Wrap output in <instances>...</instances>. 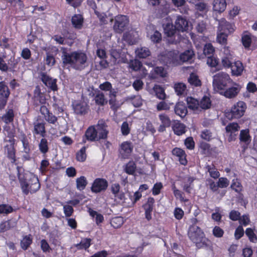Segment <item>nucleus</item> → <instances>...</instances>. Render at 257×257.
I'll return each mask as SVG.
<instances>
[{"label":"nucleus","instance_id":"f257e3e1","mask_svg":"<svg viewBox=\"0 0 257 257\" xmlns=\"http://www.w3.org/2000/svg\"><path fill=\"white\" fill-rule=\"evenodd\" d=\"M61 56L63 63L69 65L76 70L83 69L87 66L88 57L86 54L82 51L78 50L68 53L62 48Z\"/></svg>","mask_w":257,"mask_h":257},{"label":"nucleus","instance_id":"f03ea898","mask_svg":"<svg viewBox=\"0 0 257 257\" xmlns=\"http://www.w3.org/2000/svg\"><path fill=\"white\" fill-rule=\"evenodd\" d=\"M107 133L104 123L102 121H99L96 126H91L87 129L83 137L82 142L85 143L86 140L95 141L105 139L107 137Z\"/></svg>","mask_w":257,"mask_h":257},{"label":"nucleus","instance_id":"7ed1b4c3","mask_svg":"<svg viewBox=\"0 0 257 257\" xmlns=\"http://www.w3.org/2000/svg\"><path fill=\"white\" fill-rule=\"evenodd\" d=\"M21 186L24 194L27 195L29 192L33 193L37 191L40 188L38 177L34 174L29 173L26 174V179H29V183L26 180H23L21 176H19Z\"/></svg>","mask_w":257,"mask_h":257},{"label":"nucleus","instance_id":"20e7f679","mask_svg":"<svg viewBox=\"0 0 257 257\" xmlns=\"http://www.w3.org/2000/svg\"><path fill=\"white\" fill-rule=\"evenodd\" d=\"M233 83L232 80L226 73L219 72L213 76V87L214 90L219 93Z\"/></svg>","mask_w":257,"mask_h":257},{"label":"nucleus","instance_id":"39448f33","mask_svg":"<svg viewBox=\"0 0 257 257\" xmlns=\"http://www.w3.org/2000/svg\"><path fill=\"white\" fill-rule=\"evenodd\" d=\"M188 235L197 246L201 247L202 245L200 244L203 243L205 240L203 231L199 226L195 224H193L189 227Z\"/></svg>","mask_w":257,"mask_h":257},{"label":"nucleus","instance_id":"423d86ee","mask_svg":"<svg viewBox=\"0 0 257 257\" xmlns=\"http://www.w3.org/2000/svg\"><path fill=\"white\" fill-rule=\"evenodd\" d=\"M113 22V29L114 32L118 34H121L126 30L129 25V19L125 15H119L115 16Z\"/></svg>","mask_w":257,"mask_h":257},{"label":"nucleus","instance_id":"0eeeda50","mask_svg":"<svg viewBox=\"0 0 257 257\" xmlns=\"http://www.w3.org/2000/svg\"><path fill=\"white\" fill-rule=\"evenodd\" d=\"M167 20L168 23L166 24H163L164 32L165 34L170 38L168 41L170 43H177L180 41L179 36L175 31V29L172 23L171 19L167 18Z\"/></svg>","mask_w":257,"mask_h":257},{"label":"nucleus","instance_id":"6e6552de","mask_svg":"<svg viewBox=\"0 0 257 257\" xmlns=\"http://www.w3.org/2000/svg\"><path fill=\"white\" fill-rule=\"evenodd\" d=\"M246 108V105L244 102H237L232 107L231 109L232 117L235 118L241 117L244 114Z\"/></svg>","mask_w":257,"mask_h":257},{"label":"nucleus","instance_id":"1a4fd4ad","mask_svg":"<svg viewBox=\"0 0 257 257\" xmlns=\"http://www.w3.org/2000/svg\"><path fill=\"white\" fill-rule=\"evenodd\" d=\"M217 29L229 35L233 33L236 28L234 24L227 22L225 19H221L218 21Z\"/></svg>","mask_w":257,"mask_h":257},{"label":"nucleus","instance_id":"9d476101","mask_svg":"<svg viewBox=\"0 0 257 257\" xmlns=\"http://www.w3.org/2000/svg\"><path fill=\"white\" fill-rule=\"evenodd\" d=\"M107 186L108 183L105 179L97 178L92 183L91 190L93 192L98 193L106 190Z\"/></svg>","mask_w":257,"mask_h":257},{"label":"nucleus","instance_id":"9b49d317","mask_svg":"<svg viewBox=\"0 0 257 257\" xmlns=\"http://www.w3.org/2000/svg\"><path fill=\"white\" fill-rule=\"evenodd\" d=\"M239 126L237 123H230L226 126V132L228 135V141L232 142L235 140Z\"/></svg>","mask_w":257,"mask_h":257},{"label":"nucleus","instance_id":"f8f14e48","mask_svg":"<svg viewBox=\"0 0 257 257\" xmlns=\"http://www.w3.org/2000/svg\"><path fill=\"white\" fill-rule=\"evenodd\" d=\"M232 85H233L232 87L228 89L226 88L222 90V91H220L219 93L229 98L235 97L239 92L240 87L238 84L234 83V82Z\"/></svg>","mask_w":257,"mask_h":257},{"label":"nucleus","instance_id":"ddd939ff","mask_svg":"<svg viewBox=\"0 0 257 257\" xmlns=\"http://www.w3.org/2000/svg\"><path fill=\"white\" fill-rule=\"evenodd\" d=\"M160 60L165 63L177 65L178 64V54L176 51H170L166 55L160 56Z\"/></svg>","mask_w":257,"mask_h":257},{"label":"nucleus","instance_id":"4468645a","mask_svg":"<svg viewBox=\"0 0 257 257\" xmlns=\"http://www.w3.org/2000/svg\"><path fill=\"white\" fill-rule=\"evenodd\" d=\"M147 37L154 43H159L162 39L161 33L154 26H150L147 28Z\"/></svg>","mask_w":257,"mask_h":257},{"label":"nucleus","instance_id":"2eb2a0df","mask_svg":"<svg viewBox=\"0 0 257 257\" xmlns=\"http://www.w3.org/2000/svg\"><path fill=\"white\" fill-rule=\"evenodd\" d=\"M9 95L8 87L3 83L0 84V109L3 108L6 105Z\"/></svg>","mask_w":257,"mask_h":257},{"label":"nucleus","instance_id":"dca6fc26","mask_svg":"<svg viewBox=\"0 0 257 257\" xmlns=\"http://www.w3.org/2000/svg\"><path fill=\"white\" fill-rule=\"evenodd\" d=\"M133 149V146L130 142H124L120 146L119 153L122 158L125 159L131 155Z\"/></svg>","mask_w":257,"mask_h":257},{"label":"nucleus","instance_id":"f3484780","mask_svg":"<svg viewBox=\"0 0 257 257\" xmlns=\"http://www.w3.org/2000/svg\"><path fill=\"white\" fill-rule=\"evenodd\" d=\"M175 28L180 31H187L189 28L188 22L185 18L178 16L175 22Z\"/></svg>","mask_w":257,"mask_h":257},{"label":"nucleus","instance_id":"a211bd4d","mask_svg":"<svg viewBox=\"0 0 257 257\" xmlns=\"http://www.w3.org/2000/svg\"><path fill=\"white\" fill-rule=\"evenodd\" d=\"M40 112L43 115L45 119L48 122L55 124L57 121V117L49 112L47 107L43 105L40 108Z\"/></svg>","mask_w":257,"mask_h":257},{"label":"nucleus","instance_id":"6ab92c4d","mask_svg":"<svg viewBox=\"0 0 257 257\" xmlns=\"http://www.w3.org/2000/svg\"><path fill=\"white\" fill-rule=\"evenodd\" d=\"M110 54L112 58L113 59L112 61L113 64H116L120 63H127V59L125 56H123V54H121L119 51L112 49L110 51Z\"/></svg>","mask_w":257,"mask_h":257},{"label":"nucleus","instance_id":"aec40b11","mask_svg":"<svg viewBox=\"0 0 257 257\" xmlns=\"http://www.w3.org/2000/svg\"><path fill=\"white\" fill-rule=\"evenodd\" d=\"M73 107L75 112L77 114H85L88 107L87 103L84 101H76L73 103Z\"/></svg>","mask_w":257,"mask_h":257},{"label":"nucleus","instance_id":"412c9836","mask_svg":"<svg viewBox=\"0 0 257 257\" xmlns=\"http://www.w3.org/2000/svg\"><path fill=\"white\" fill-rule=\"evenodd\" d=\"M159 119L161 122L158 131L163 132L166 127H169L171 125V120L169 117L165 113H161L159 115Z\"/></svg>","mask_w":257,"mask_h":257},{"label":"nucleus","instance_id":"4be33fe9","mask_svg":"<svg viewBox=\"0 0 257 257\" xmlns=\"http://www.w3.org/2000/svg\"><path fill=\"white\" fill-rule=\"evenodd\" d=\"M45 124V123L43 122H35L34 123V130L33 131V134L44 137L46 135Z\"/></svg>","mask_w":257,"mask_h":257},{"label":"nucleus","instance_id":"5701e85b","mask_svg":"<svg viewBox=\"0 0 257 257\" xmlns=\"http://www.w3.org/2000/svg\"><path fill=\"white\" fill-rule=\"evenodd\" d=\"M230 68H231L232 74L235 76L240 75L244 70L243 64L240 61H235Z\"/></svg>","mask_w":257,"mask_h":257},{"label":"nucleus","instance_id":"b1692460","mask_svg":"<svg viewBox=\"0 0 257 257\" xmlns=\"http://www.w3.org/2000/svg\"><path fill=\"white\" fill-rule=\"evenodd\" d=\"M78 203L77 200H70L67 202L66 204H62L63 207V211L66 217L71 216L74 211L72 205H75Z\"/></svg>","mask_w":257,"mask_h":257},{"label":"nucleus","instance_id":"393cba45","mask_svg":"<svg viewBox=\"0 0 257 257\" xmlns=\"http://www.w3.org/2000/svg\"><path fill=\"white\" fill-rule=\"evenodd\" d=\"M212 5L214 11L221 13L226 9V2L225 0H214Z\"/></svg>","mask_w":257,"mask_h":257},{"label":"nucleus","instance_id":"a878e982","mask_svg":"<svg viewBox=\"0 0 257 257\" xmlns=\"http://www.w3.org/2000/svg\"><path fill=\"white\" fill-rule=\"evenodd\" d=\"M42 80L47 87L50 88L52 90L54 91L57 90L56 79H52L46 75L43 74L42 76Z\"/></svg>","mask_w":257,"mask_h":257},{"label":"nucleus","instance_id":"bb28decb","mask_svg":"<svg viewBox=\"0 0 257 257\" xmlns=\"http://www.w3.org/2000/svg\"><path fill=\"white\" fill-rule=\"evenodd\" d=\"M172 154L179 158V162L182 165H186L187 164L186 155L183 150L176 148L172 150Z\"/></svg>","mask_w":257,"mask_h":257},{"label":"nucleus","instance_id":"cd10ccee","mask_svg":"<svg viewBox=\"0 0 257 257\" xmlns=\"http://www.w3.org/2000/svg\"><path fill=\"white\" fill-rule=\"evenodd\" d=\"M167 74L166 70L162 67H156L152 71L149 77L151 79H155L158 76L162 77H166Z\"/></svg>","mask_w":257,"mask_h":257},{"label":"nucleus","instance_id":"c85d7f7f","mask_svg":"<svg viewBox=\"0 0 257 257\" xmlns=\"http://www.w3.org/2000/svg\"><path fill=\"white\" fill-rule=\"evenodd\" d=\"M174 110L175 113L182 118L185 117L187 113V108L185 103L182 102L177 103Z\"/></svg>","mask_w":257,"mask_h":257},{"label":"nucleus","instance_id":"c756f323","mask_svg":"<svg viewBox=\"0 0 257 257\" xmlns=\"http://www.w3.org/2000/svg\"><path fill=\"white\" fill-rule=\"evenodd\" d=\"M195 53L192 49H189L183 53H181L179 58L183 62H190L194 57Z\"/></svg>","mask_w":257,"mask_h":257},{"label":"nucleus","instance_id":"7c9ffc66","mask_svg":"<svg viewBox=\"0 0 257 257\" xmlns=\"http://www.w3.org/2000/svg\"><path fill=\"white\" fill-rule=\"evenodd\" d=\"M138 37L137 32L134 31L130 32L129 34L124 33L123 35V39L131 45L135 44L138 41Z\"/></svg>","mask_w":257,"mask_h":257},{"label":"nucleus","instance_id":"2f4dec72","mask_svg":"<svg viewBox=\"0 0 257 257\" xmlns=\"http://www.w3.org/2000/svg\"><path fill=\"white\" fill-rule=\"evenodd\" d=\"M228 34L217 29L216 35V42L219 44L226 46L227 45V38Z\"/></svg>","mask_w":257,"mask_h":257},{"label":"nucleus","instance_id":"473e14b6","mask_svg":"<svg viewBox=\"0 0 257 257\" xmlns=\"http://www.w3.org/2000/svg\"><path fill=\"white\" fill-rule=\"evenodd\" d=\"M117 92L115 90H112L109 93V103L110 105V107L113 110H116L117 108L120 106V104L116 101L115 96L116 95Z\"/></svg>","mask_w":257,"mask_h":257},{"label":"nucleus","instance_id":"72a5a7b5","mask_svg":"<svg viewBox=\"0 0 257 257\" xmlns=\"http://www.w3.org/2000/svg\"><path fill=\"white\" fill-rule=\"evenodd\" d=\"M4 134L7 136L9 140H6V142L10 143L15 144L16 140L14 139L15 135V130L13 128H11L10 126H6L4 127Z\"/></svg>","mask_w":257,"mask_h":257},{"label":"nucleus","instance_id":"f704fd0d","mask_svg":"<svg viewBox=\"0 0 257 257\" xmlns=\"http://www.w3.org/2000/svg\"><path fill=\"white\" fill-rule=\"evenodd\" d=\"M91 239L90 238H83L81 240L79 243L74 244L72 247V249H74L76 248L77 249H86L91 244Z\"/></svg>","mask_w":257,"mask_h":257},{"label":"nucleus","instance_id":"c9c22d12","mask_svg":"<svg viewBox=\"0 0 257 257\" xmlns=\"http://www.w3.org/2000/svg\"><path fill=\"white\" fill-rule=\"evenodd\" d=\"M172 128L174 133L178 136L182 135L186 132L185 125L178 121L174 122Z\"/></svg>","mask_w":257,"mask_h":257},{"label":"nucleus","instance_id":"e433bc0d","mask_svg":"<svg viewBox=\"0 0 257 257\" xmlns=\"http://www.w3.org/2000/svg\"><path fill=\"white\" fill-rule=\"evenodd\" d=\"M14 145L15 144L10 143V145H7L5 148V152L8 157L11 159L12 162H15L16 160V151Z\"/></svg>","mask_w":257,"mask_h":257},{"label":"nucleus","instance_id":"4c0bfd02","mask_svg":"<svg viewBox=\"0 0 257 257\" xmlns=\"http://www.w3.org/2000/svg\"><path fill=\"white\" fill-rule=\"evenodd\" d=\"M111 190L115 197L120 200H123L124 198V194L120 191V186L118 184H113L111 186Z\"/></svg>","mask_w":257,"mask_h":257},{"label":"nucleus","instance_id":"58836bf2","mask_svg":"<svg viewBox=\"0 0 257 257\" xmlns=\"http://www.w3.org/2000/svg\"><path fill=\"white\" fill-rule=\"evenodd\" d=\"M71 22L75 28L80 29L83 25V18L81 15H75L72 17Z\"/></svg>","mask_w":257,"mask_h":257},{"label":"nucleus","instance_id":"ea45409f","mask_svg":"<svg viewBox=\"0 0 257 257\" xmlns=\"http://www.w3.org/2000/svg\"><path fill=\"white\" fill-rule=\"evenodd\" d=\"M135 53L136 57L139 58H146L151 54L149 49L146 47L138 48L136 50Z\"/></svg>","mask_w":257,"mask_h":257},{"label":"nucleus","instance_id":"a19ab883","mask_svg":"<svg viewBox=\"0 0 257 257\" xmlns=\"http://www.w3.org/2000/svg\"><path fill=\"white\" fill-rule=\"evenodd\" d=\"M174 89L178 95H184L187 91L186 85L182 82L176 83L174 84Z\"/></svg>","mask_w":257,"mask_h":257},{"label":"nucleus","instance_id":"79ce46f5","mask_svg":"<svg viewBox=\"0 0 257 257\" xmlns=\"http://www.w3.org/2000/svg\"><path fill=\"white\" fill-rule=\"evenodd\" d=\"M187 103L188 108L193 110H196L200 107V103L198 101L191 97L187 98Z\"/></svg>","mask_w":257,"mask_h":257},{"label":"nucleus","instance_id":"37998d69","mask_svg":"<svg viewBox=\"0 0 257 257\" xmlns=\"http://www.w3.org/2000/svg\"><path fill=\"white\" fill-rule=\"evenodd\" d=\"M153 89L157 98L162 100H164L166 98V94L165 93V90L160 85H155L154 86Z\"/></svg>","mask_w":257,"mask_h":257},{"label":"nucleus","instance_id":"c03bdc74","mask_svg":"<svg viewBox=\"0 0 257 257\" xmlns=\"http://www.w3.org/2000/svg\"><path fill=\"white\" fill-rule=\"evenodd\" d=\"M76 188L81 191L85 188L87 184V181L85 177L82 176L77 178L76 180Z\"/></svg>","mask_w":257,"mask_h":257},{"label":"nucleus","instance_id":"a18cd8bd","mask_svg":"<svg viewBox=\"0 0 257 257\" xmlns=\"http://www.w3.org/2000/svg\"><path fill=\"white\" fill-rule=\"evenodd\" d=\"M32 243V237L31 235H26L23 237L21 241V246L25 250L27 249Z\"/></svg>","mask_w":257,"mask_h":257},{"label":"nucleus","instance_id":"49530a36","mask_svg":"<svg viewBox=\"0 0 257 257\" xmlns=\"http://www.w3.org/2000/svg\"><path fill=\"white\" fill-rule=\"evenodd\" d=\"M172 2L175 6L178 8H182L180 9L181 13L184 14L187 13L188 9L185 6V0H172Z\"/></svg>","mask_w":257,"mask_h":257},{"label":"nucleus","instance_id":"de8ad7c7","mask_svg":"<svg viewBox=\"0 0 257 257\" xmlns=\"http://www.w3.org/2000/svg\"><path fill=\"white\" fill-rule=\"evenodd\" d=\"M189 83L192 86H199L201 84L200 80L198 76L194 73H191L188 78Z\"/></svg>","mask_w":257,"mask_h":257},{"label":"nucleus","instance_id":"09e8293b","mask_svg":"<svg viewBox=\"0 0 257 257\" xmlns=\"http://www.w3.org/2000/svg\"><path fill=\"white\" fill-rule=\"evenodd\" d=\"M123 223V218L120 216L114 217L110 221L111 226L115 228L120 227Z\"/></svg>","mask_w":257,"mask_h":257},{"label":"nucleus","instance_id":"8fccbe9b","mask_svg":"<svg viewBox=\"0 0 257 257\" xmlns=\"http://www.w3.org/2000/svg\"><path fill=\"white\" fill-rule=\"evenodd\" d=\"M211 104L209 97L204 96L200 100V107L203 109H206L210 108Z\"/></svg>","mask_w":257,"mask_h":257},{"label":"nucleus","instance_id":"3c124183","mask_svg":"<svg viewBox=\"0 0 257 257\" xmlns=\"http://www.w3.org/2000/svg\"><path fill=\"white\" fill-rule=\"evenodd\" d=\"M239 139L240 141L245 143H249L250 141V137L248 130H241L240 133Z\"/></svg>","mask_w":257,"mask_h":257},{"label":"nucleus","instance_id":"603ef678","mask_svg":"<svg viewBox=\"0 0 257 257\" xmlns=\"http://www.w3.org/2000/svg\"><path fill=\"white\" fill-rule=\"evenodd\" d=\"M14 111L12 109H9L6 113L2 116V120L6 123H8L13 121Z\"/></svg>","mask_w":257,"mask_h":257},{"label":"nucleus","instance_id":"864d4df0","mask_svg":"<svg viewBox=\"0 0 257 257\" xmlns=\"http://www.w3.org/2000/svg\"><path fill=\"white\" fill-rule=\"evenodd\" d=\"M125 171L130 175H133L136 170V165L134 162L130 161L126 164Z\"/></svg>","mask_w":257,"mask_h":257},{"label":"nucleus","instance_id":"5fc2aeb1","mask_svg":"<svg viewBox=\"0 0 257 257\" xmlns=\"http://www.w3.org/2000/svg\"><path fill=\"white\" fill-rule=\"evenodd\" d=\"M142 65V64L140 61L135 59L130 61L128 66L132 70L137 71L139 70Z\"/></svg>","mask_w":257,"mask_h":257},{"label":"nucleus","instance_id":"6e6d98bb","mask_svg":"<svg viewBox=\"0 0 257 257\" xmlns=\"http://www.w3.org/2000/svg\"><path fill=\"white\" fill-rule=\"evenodd\" d=\"M39 148L41 153H46L48 151V141L46 139H42L39 144Z\"/></svg>","mask_w":257,"mask_h":257},{"label":"nucleus","instance_id":"4d7b16f0","mask_svg":"<svg viewBox=\"0 0 257 257\" xmlns=\"http://www.w3.org/2000/svg\"><path fill=\"white\" fill-rule=\"evenodd\" d=\"M34 96L37 100L41 104L46 103V98L44 95L40 92L39 89H36L35 91Z\"/></svg>","mask_w":257,"mask_h":257},{"label":"nucleus","instance_id":"13d9d810","mask_svg":"<svg viewBox=\"0 0 257 257\" xmlns=\"http://www.w3.org/2000/svg\"><path fill=\"white\" fill-rule=\"evenodd\" d=\"M233 58V57H221L222 66L225 68H230L232 65Z\"/></svg>","mask_w":257,"mask_h":257},{"label":"nucleus","instance_id":"bf43d9fd","mask_svg":"<svg viewBox=\"0 0 257 257\" xmlns=\"http://www.w3.org/2000/svg\"><path fill=\"white\" fill-rule=\"evenodd\" d=\"M86 148H82L76 154V159L79 162H84L86 158Z\"/></svg>","mask_w":257,"mask_h":257},{"label":"nucleus","instance_id":"052dcab7","mask_svg":"<svg viewBox=\"0 0 257 257\" xmlns=\"http://www.w3.org/2000/svg\"><path fill=\"white\" fill-rule=\"evenodd\" d=\"M221 57H233L232 52L231 51L230 47L227 45L224 46L221 50Z\"/></svg>","mask_w":257,"mask_h":257},{"label":"nucleus","instance_id":"680f3d73","mask_svg":"<svg viewBox=\"0 0 257 257\" xmlns=\"http://www.w3.org/2000/svg\"><path fill=\"white\" fill-rule=\"evenodd\" d=\"M219 63V60L217 58L212 56H208L207 59V64L210 67H215Z\"/></svg>","mask_w":257,"mask_h":257},{"label":"nucleus","instance_id":"e2e57ef3","mask_svg":"<svg viewBox=\"0 0 257 257\" xmlns=\"http://www.w3.org/2000/svg\"><path fill=\"white\" fill-rule=\"evenodd\" d=\"M251 36L249 34H244L242 37V42L243 46L246 48H248L251 44Z\"/></svg>","mask_w":257,"mask_h":257},{"label":"nucleus","instance_id":"0e129e2a","mask_svg":"<svg viewBox=\"0 0 257 257\" xmlns=\"http://www.w3.org/2000/svg\"><path fill=\"white\" fill-rule=\"evenodd\" d=\"M13 209L10 205L7 204L0 205V214H7L12 212Z\"/></svg>","mask_w":257,"mask_h":257},{"label":"nucleus","instance_id":"69168bd1","mask_svg":"<svg viewBox=\"0 0 257 257\" xmlns=\"http://www.w3.org/2000/svg\"><path fill=\"white\" fill-rule=\"evenodd\" d=\"M131 124H130L127 121H124L121 126V132L122 135L127 136L128 135L131 131L130 127Z\"/></svg>","mask_w":257,"mask_h":257},{"label":"nucleus","instance_id":"338daca9","mask_svg":"<svg viewBox=\"0 0 257 257\" xmlns=\"http://www.w3.org/2000/svg\"><path fill=\"white\" fill-rule=\"evenodd\" d=\"M215 51V49L210 43L206 44L204 46L203 52L205 55L209 56L212 54Z\"/></svg>","mask_w":257,"mask_h":257},{"label":"nucleus","instance_id":"774afa93","mask_svg":"<svg viewBox=\"0 0 257 257\" xmlns=\"http://www.w3.org/2000/svg\"><path fill=\"white\" fill-rule=\"evenodd\" d=\"M245 234L250 241L255 242L257 241V237L251 228H247L245 230Z\"/></svg>","mask_w":257,"mask_h":257}]
</instances>
